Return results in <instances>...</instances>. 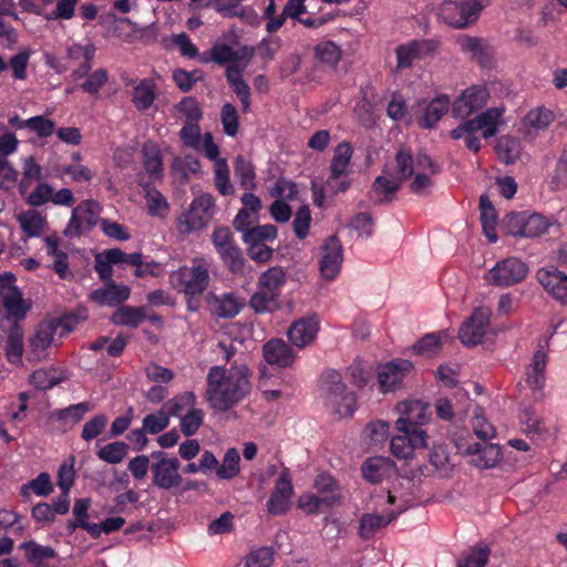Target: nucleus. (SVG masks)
I'll list each match as a JSON object with an SVG mask.
<instances>
[{"mask_svg":"<svg viewBox=\"0 0 567 567\" xmlns=\"http://www.w3.org/2000/svg\"><path fill=\"white\" fill-rule=\"evenodd\" d=\"M250 60V55L246 59V61L240 62V66H234V65H227L226 69V78L234 90V92L238 95L243 110L246 112L249 110L250 106V100H249V86L241 78V72L246 69L248 65V62Z\"/></svg>","mask_w":567,"mask_h":567,"instance_id":"7c9ffc66","label":"nucleus"},{"mask_svg":"<svg viewBox=\"0 0 567 567\" xmlns=\"http://www.w3.org/2000/svg\"><path fill=\"white\" fill-rule=\"evenodd\" d=\"M554 114L545 107H535L530 110L524 117V125L528 130L540 131L548 127L553 122Z\"/></svg>","mask_w":567,"mask_h":567,"instance_id":"6e6d98bb","label":"nucleus"},{"mask_svg":"<svg viewBox=\"0 0 567 567\" xmlns=\"http://www.w3.org/2000/svg\"><path fill=\"white\" fill-rule=\"evenodd\" d=\"M352 156V147L348 143L339 144L332 157L330 171L332 175L347 174L350 159Z\"/></svg>","mask_w":567,"mask_h":567,"instance_id":"680f3d73","label":"nucleus"},{"mask_svg":"<svg viewBox=\"0 0 567 567\" xmlns=\"http://www.w3.org/2000/svg\"><path fill=\"white\" fill-rule=\"evenodd\" d=\"M293 494V486L291 478L284 470L275 484L274 491L268 499L267 507L272 515H282L287 513L291 504V497Z\"/></svg>","mask_w":567,"mask_h":567,"instance_id":"cd10ccee","label":"nucleus"},{"mask_svg":"<svg viewBox=\"0 0 567 567\" xmlns=\"http://www.w3.org/2000/svg\"><path fill=\"white\" fill-rule=\"evenodd\" d=\"M529 272L528 265L517 257L498 260L483 276L487 286L508 288L524 281Z\"/></svg>","mask_w":567,"mask_h":567,"instance_id":"1a4fd4ad","label":"nucleus"},{"mask_svg":"<svg viewBox=\"0 0 567 567\" xmlns=\"http://www.w3.org/2000/svg\"><path fill=\"white\" fill-rule=\"evenodd\" d=\"M549 226V220L539 214H513L506 220L507 231L513 236L537 237L545 234Z\"/></svg>","mask_w":567,"mask_h":567,"instance_id":"f3484780","label":"nucleus"},{"mask_svg":"<svg viewBox=\"0 0 567 567\" xmlns=\"http://www.w3.org/2000/svg\"><path fill=\"white\" fill-rule=\"evenodd\" d=\"M196 405V396L192 392H185L169 401H167L163 408L171 415L181 416L182 414H186Z\"/></svg>","mask_w":567,"mask_h":567,"instance_id":"bf43d9fd","label":"nucleus"},{"mask_svg":"<svg viewBox=\"0 0 567 567\" xmlns=\"http://www.w3.org/2000/svg\"><path fill=\"white\" fill-rule=\"evenodd\" d=\"M214 183L221 195L228 196L234 194V186L230 182L229 167L226 159L217 161L214 164Z\"/></svg>","mask_w":567,"mask_h":567,"instance_id":"4d7b16f0","label":"nucleus"},{"mask_svg":"<svg viewBox=\"0 0 567 567\" xmlns=\"http://www.w3.org/2000/svg\"><path fill=\"white\" fill-rule=\"evenodd\" d=\"M250 373L245 364L213 367L206 378L205 399L214 411L227 412L241 402L251 390Z\"/></svg>","mask_w":567,"mask_h":567,"instance_id":"f257e3e1","label":"nucleus"},{"mask_svg":"<svg viewBox=\"0 0 567 567\" xmlns=\"http://www.w3.org/2000/svg\"><path fill=\"white\" fill-rule=\"evenodd\" d=\"M169 424V413L164 409H159L155 413L147 414L142 422L144 431L148 434H157L165 430Z\"/></svg>","mask_w":567,"mask_h":567,"instance_id":"0e129e2a","label":"nucleus"},{"mask_svg":"<svg viewBox=\"0 0 567 567\" xmlns=\"http://www.w3.org/2000/svg\"><path fill=\"white\" fill-rule=\"evenodd\" d=\"M487 6L488 0H444L439 14L446 24L463 29L474 23Z\"/></svg>","mask_w":567,"mask_h":567,"instance_id":"6e6552de","label":"nucleus"},{"mask_svg":"<svg viewBox=\"0 0 567 567\" xmlns=\"http://www.w3.org/2000/svg\"><path fill=\"white\" fill-rule=\"evenodd\" d=\"M460 453L468 457V462L480 468L496 466L502 457L501 449L492 443H457Z\"/></svg>","mask_w":567,"mask_h":567,"instance_id":"4be33fe9","label":"nucleus"},{"mask_svg":"<svg viewBox=\"0 0 567 567\" xmlns=\"http://www.w3.org/2000/svg\"><path fill=\"white\" fill-rule=\"evenodd\" d=\"M240 54L238 51H234L227 44H216L210 49L209 58H202L203 62L214 61L218 64H227L234 66H240L241 61H246L249 56Z\"/></svg>","mask_w":567,"mask_h":567,"instance_id":"a19ab883","label":"nucleus"},{"mask_svg":"<svg viewBox=\"0 0 567 567\" xmlns=\"http://www.w3.org/2000/svg\"><path fill=\"white\" fill-rule=\"evenodd\" d=\"M492 311L488 307H476L470 318L461 326L458 338L467 347L476 346L489 331Z\"/></svg>","mask_w":567,"mask_h":567,"instance_id":"dca6fc26","label":"nucleus"},{"mask_svg":"<svg viewBox=\"0 0 567 567\" xmlns=\"http://www.w3.org/2000/svg\"><path fill=\"white\" fill-rule=\"evenodd\" d=\"M279 296L257 287L256 292L250 297L249 306L256 313H268L279 308Z\"/></svg>","mask_w":567,"mask_h":567,"instance_id":"a18cd8bd","label":"nucleus"},{"mask_svg":"<svg viewBox=\"0 0 567 567\" xmlns=\"http://www.w3.org/2000/svg\"><path fill=\"white\" fill-rule=\"evenodd\" d=\"M518 420L522 432L536 444L553 440L556 435V427L543 420L530 406L520 410Z\"/></svg>","mask_w":567,"mask_h":567,"instance_id":"6ab92c4d","label":"nucleus"},{"mask_svg":"<svg viewBox=\"0 0 567 567\" xmlns=\"http://www.w3.org/2000/svg\"><path fill=\"white\" fill-rule=\"evenodd\" d=\"M240 456L235 447L228 449L217 468V475L224 480H230L239 473Z\"/></svg>","mask_w":567,"mask_h":567,"instance_id":"052dcab7","label":"nucleus"},{"mask_svg":"<svg viewBox=\"0 0 567 567\" xmlns=\"http://www.w3.org/2000/svg\"><path fill=\"white\" fill-rule=\"evenodd\" d=\"M320 396L326 409L338 419L351 417L358 409V399L349 390L339 372L327 371L321 377Z\"/></svg>","mask_w":567,"mask_h":567,"instance_id":"20e7f679","label":"nucleus"},{"mask_svg":"<svg viewBox=\"0 0 567 567\" xmlns=\"http://www.w3.org/2000/svg\"><path fill=\"white\" fill-rule=\"evenodd\" d=\"M56 370H38L31 375V383L40 390H48L62 380Z\"/></svg>","mask_w":567,"mask_h":567,"instance_id":"774afa93","label":"nucleus"},{"mask_svg":"<svg viewBox=\"0 0 567 567\" xmlns=\"http://www.w3.org/2000/svg\"><path fill=\"white\" fill-rule=\"evenodd\" d=\"M546 351L540 346L533 354L530 364L526 369V382L532 390H540L545 383Z\"/></svg>","mask_w":567,"mask_h":567,"instance_id":"c9c22d12","label":"nucleus"},{"mask_svg":"<svg viewBox=\"0 0 567 567\" xmlns=\"http://www.w3.org/2000/svg\"><path fill=\"white\" fill-rule=\"evenodd\" d=\"M63 328L65 332L69 331L65 321H43L38 324L33 334L29 339V357L31 361H39L47 355V350L54 342V336L58 328Z\"/></svg>","mask_w":567,"mask_h":567,"instance_id":"aec40b11","label":"nucleus"},{"mask_svg":"<svg viewBox=\"0 0 567 567\" xmlns=\"http://www.w3.org/2000/svg\"><path fill=\"white\" fill-rule=\"evenodd\" d=\"M262 353L267 363L279 368L290 367L296 358L295 351L281 339L268 341Z\"/></svg>","mask_w":567,"mask_h":567,"instance_id":"c85d7f7f","label":"nucleus"},{"mask_svg":"<svg viewBox=\"0 0 567 567\" xmlns=\"http://www.w3.org/2000/svg\"><path fill=\"white\" fill-rule=\"evenodd\" d=\"M341 502L339 494L318 496L312 493L302 494L298 499V507L306 514H313L322 506H332Z\"/></svg>","mask_w":567,"mask_h":567,"instance_id":"ea45409f","label":"nucleus"},{"mask_svg":"<svg viewBox=\"0 0 567 567\" xmlns=\"http://www.w3.org/2000/svg\"><path fill=\"white\" fill-rule=\"evenodd\" d=\"M399 414L394 423L395 431L406 427H421L431 420L429 404L421 400H406L399 402L395 406Z\"/></svg>","mask_w":567,"mask_h":567,"instance_id":"a211bd4d","label":"nucleus"},{"mask_svg":"<svg viewBox=\"0 0 567 567\" xmlns=\"http://www.w3.org/2000/svg\"><path fill=\"white\" fill-rule=\"evenodd\" d=\"M390 423L374 420L368 423L362 432L363 440L371 446L382 445L389 437Z\"/></svg>","mask_w":567,"mask_h":567,"instance_id":"09e8293b","label":"nucleus"},{"mask_svg":"<svg viewBox=\"0 0 567 567\" xmlns=\"http://www.w3.org/2000/svg\"><path fill=\"white\" fill-rule=\"evenodd\" d=\"M437 43L434 40H414L395 49L396 66L410 68L415 61L432 56L436 53Z\"/></svg>","mask_w":567,"mask_h":567,"instance_id":"5701e85b","label":"nucleus"},{"mask_svg":"<svg viewBox=\"0 0 567 567\" xmlns=\"http://www.w3.org/2000/svg\"><path fill=\"white\" fill-rule=\"evenodd\" d=\"M435 412L439 419L443 421H452L454 417L464 420L467 415L466 409H461L450 398H439L434 404Z\"/></svg>","mask_w":567,"mask_h":567,"instance_id":"864d4df0","label":"nucleus"},{"mask_svg":"<svg viewBox=\"0 0 567 567\" xmlns=\"http://www.w3.org/2000/svg\"><path fill=\"white\" fill-rule=\"evenodd\" d=\"M152 458L156 460L151 465L153 484L161 489L178 487L183 481L179 461L176 457H167L163 452L152 453Z\"/></svg>","mask_w":567,"mask_h":567,"instance_id":"ddd939ff","label":"nucleus"},{"mask_svg":"<svg viewBox=\"0 0 567 567\" xmlns=\"http://www.w3.org/2000/svg\"><path fill=\"white\" fill-rule=\"evenodd\" d=\"M449 341H451V337L447 331L432 332L417 340L412 349L419 355L431 358L437 355Z\"/></svg>","mask_w":567,"mask_h":567,"instance_id":"72a5a7b5","label":"nucleus"},{"mask_svg":"<svg viewBox=\"0 0 567 567\" xmlns=\"http://www.w3.org/2000/svg\"><path fill=\"white\" fill-rule=\"evenodd\" d=\"M439 173L437 165L425 154L416 157L401 150L399 151V177L404 182L413 177L410 190L417 196H427L433 189V176Z\"/></svg>","mask_w":567,"mask_h":567,"instance_id":"39448f33","label":"nucleus"},{"mask_svg":"<svg viewBox=\"0 0 567 567\" xmlns=\"http://www.w3.org/2000/svg\"><path fill=\"white\" fill-rule=\"evenodd\" d=\"M315 56L326 66L336 69L341 60L342 50L332 41H322L315 47Z\"/></svg>","mask_w":567,"mask_h":567,"instance_id":"49530a36","label":"nucleus"},{"mask_svg":"<svg viewBox=\"0 0 567 567\" xmlns=\"http://www.w3.org/2000/svg\"><path fill=\"white\" fill-rule=\"evenodd\" d=\"M208 302L210 311L224 318L235 317L244 306V300L231 292L213 296Z\"/></svg>","mask_w":567,"mask_h":567,"instance_id":"f704fd0d","label":"nucleus"},{"mask_svg":"<svg viewBox=\"0 0 567 567\" xmlns=\"http://www.w3.org/2000/svg\"><path fill=\"white\" fill-rule=\"evenodd\" d=\"M319 330L320 321L318 317H302L290 324L287 337L292 346L305 349L315 342Z\"/></svg>","mask_w":567,"mask_h":567,"instance_id":"393cba45","label":"nucleus"},{"mask_svg":"<svg viewBox=\"0 0 567 567\" xmlns=\"http://www.w3.org/2000/svg\"><path fill=\"white\" fill-rule=\"evenodd\" d=\"M204 421V412L196 406L184 414L181 419V429L186 436L194 435Z\"/></svg>","mask_w":567,"mask_h":567,"instance_id":"338daca9","label":"nucleus"},{"mask_svg":"<svg viewBox=\"0 0 567 567\" xmlns=\"http://www.w3.org/2000/svg\"><path fill=\"white\" fill-rule=\"evenodd\" d=\"M17 220L23 233L29 237L40 236L47 226L45 215L35 209L20 212L17 215Z\"/></svg>","mask_w":567,"mask_h":567,"instance_id":"e433bc0d","label":"nucleus"},{"mask_svg":"<svg viewBox=\"0 0 567 567\" xmlns=\"http://www.w3.org/2000/svg\"><path fill=\"white\" fill-rule=\"evenodd\" d=\"M413 371V363L405 359H394L379 365L377 378L381 392L389 393L395 391Z\"/></svg>","mask_w":567,"mask_h":567,"instance_id":"4468645a","label":"nucleus"},{"mask_svg":"<svg viewBox=\"0 0 567 567\" xmlns=\"http://www.w3.org/2000/svg\"><path fill=\"white\" fill-rule=\"evenodd\" d=\"M451 106L452 104L446 95H437L431 101H419L412 107V111L422 127L431 128Z\"/></svg>","mask_w":567,"mask_h":567,"instance_id":"b1692460","label":"nucleus"},{"mask_svg":"<svg viewBox=\"0 0 567 567\" xmlns=\"http://www.w3.org/2000/svg\"><path fill=\"white\" fill-rule=\"evenodd\" d=\"M144 198L151 216L165 218L168 215L169 204L159 190L147 186L144 188Z\"/></svg>","mask_w":567,"mask_h":567,"instance_id":"37998d69","label":"nucleus"},{"mask_svg":"<svg viewBox=\"0 0 567 567\" xmlns=\"http://www.w3.org/2000/svg\"><path fill=\"white\" fill-rule=\"evenodd\" d=\"M503 113L502 107L487 109L453 128L450 133L451 137L462 140L470 151L477 153L482 147L481 137L489 138L498 132Z\"/></svg>","mask_w":567,"mask_h":567,"instance_id":"7ed1b4c3","label":"nucleus"},{"mask_svg":"<svg viewBox=\"0 0 567 567\" xmlns=\"http://www.w3.org/2000/svg\"><path fill=\"white\" fill-rule=\"evenodd\" d=\"M20 128H29L40 137H48L54 132L55 124L44 116H33L19 125Z\"/></svg>","mask_w":567,"mask_h":567,"instance_id":"69168bd1","label":"nucleus"},{"mask_svg":"<svg viewBox=\"0 0 567 567\" xmlns=\"http://www.w3.org/2000/svg\"><path fill=\"white\" fill-rule=\"evenodd\" d=\"M287 281V272L282 267L274 266L261 272L258 277V288L266 289L277 296H280V289Z\"/></svg>","mask_w":567,"mask_h":567,"instance_id":"58836bf2","label":"nucleus"},{"mask_svg":"<svg viewBox=\"0 0 567 567\" xmlns=\"http://www.w3.org/2000/svg\"><path fill=\"white\" fill-rule=\"evenodd\" d=\"M210 264L203 257L193 259L190 267H181L169 274L168 280L172 288L182 292L187 298L188 308L195 310L190 300L202 295L209 284Z\"/></svg>","mask_w":567,"mask_h":567,"instance_id":"423d86ee","label":"nucleus"},{"mask_svg":"<svg viewBox=\"0 0 567 567\" xmlns=\"http://www.w3.org/2000/svg\"><path fill=\"white\" fill-rule=\"evenodd\" d=\"M480 209L483 231L491 243H496L497 215L491 200L485 195L481 196Z\"/></svg>","mask_w":567,"mask_h":567,"instance_id":"79ce46f5","label":"nucleus"},{"mask_svg":"<svg viewBox=\"0 0 567 567\" xmlns=\"http://www.w3.org/2000/svg\"><path fill=\"white\" fill-rule=\"evenodd\" d=\"M101 206L97 202L87 199L73 208L70 220L64 229L66 237H78L84 231L91 230L97 223Z\"/></svg>","mask_w":567,"mask_h":567,"instance_id":"2eb2a0df","label":"nucleus"},{"mask_svg":"<svg viewBox=\"0 0 567 567\" xmlns=\"http://www.w3.org/2000/svg\"><path fill=\"white\" fill-rule=\"evenodd\" d=\"M141 155L142 165L150 178L154 181L161 179L163 175V158L158 145L152 141L145 142L142 146Z\"/></svg>","mask_w":567,"mask_h":567,"instance_id":"473e14b6","label":"nucleus"},{"mask_svg":"<svg viewBox=\"0 0 567 567\" xmlns=\"http://www.w3.org/2000/svg\"><path fill=\"white\" fill-rule=\"evenodd\" d=\"M146 319V312L143 307L124 306L117 309L113 316L112 321L118 326H127L135 328Z\"/></svg>","mask_w":567,"mask_h":567,"instance_id":"de8ad7c7","label":"nucleus"},{"mask_svg":"<svg viewBox=\"0 0 567 567\" xmlns=\"http://www.w3.org/2000/svg\"><path fill=\"white\" fill-rule=\"evenodd\" d=\"M235 175L238 178L241 187L247 190H252L256 187V174L252 164L238 156L235 162Z\"/></svg>","mask_w":567,"mask_h":567,"instance_id":"13d9d810","label":"nucleus"},{"mask_svg":"<svg viewBox=\"0 0 567 567\" xmlns=\"http://www.w3.org/2000/svg\"><path fill=\"white\" fill-rule=\"evenodd\" d=\"M216 212V203L210 194H199L188 208L176 218V229L182 235L204 230L208 227Z\"/></svg>","mask_w":567,"mask_h":567,"instance_id":"0eeeda50","label":"nucleus"},{"mask_svg":"<svg viewBox=\"0 0 567 567\" xmlns=\"http://www.w3.org/2000/svg\"><path fill=\"white\" fill-rule=\"evenodd\" d=\"M395 502V496L389 493L385 497L381 498V502L378 503L379 507L382 509V513H369L362 515L359 522V535L361 538L368 539L372 537L378 530L384 528L393 519H395L399 514L405 511V505H399L395 509L391 511H386L384 508L385 505H394Z\"/></svg>","mask_w":567,"mask_h":567,"instance_id":"f8f14e48","label":"nucleus"},{"mask_svg":"<svg viewBox=\"0 0 567 567\" xmlns=\"http://www.w3.org/2000/svg\"><path fill=\"white\" fill-rule=\"evenodd\" d=\"M488 99L489 92L486 87L480 85L470 86L452 103V115L458 118H467L474 112L483 109Z\"/></svg>","mask_w":567,"mask_h":567,"instance_id":"412c9836","label":"nucleus"},{"mask_svg":"<svg viewBox=\"0 0 567 567\" xmlns=\"http://www.w3.org/2000/svg\"><path fill=\"white\" fill-rule=\"evenodd\" d=\"M157 96V85L154 79H142L133 82L131 102L137 111L148 110Z\"/></svg>","mask_w":567,"mask_h":567,"instance_id":"c756f323","label":"nucleus"},{"mask_svg":"<svg viewBox=\"0 0 567 567\" xmlns=\"http://www.w3.org/2000/svg\"><path fill=\"white\" fill-rule=\"evenodd\" d=\"M489 556V548L480 545L463 553L457 559V567H485Z\"/></svg>","mask_w":567,"mask_h":567,"instance_id":"603ef678","label":"nucleus"},{"mask_svg":"<svg viewBox=\"0 0 567 567\" xmlns=\"http://www.w3.org/2000/svg\"><path fill=\"white\" fill-rule=\"evenodd\" d=\"M427 446V433L422 427H406L395 431L390 440V451L399 460L412 461L419 450Z\"/></svg>","mask_w":567,"mask_h":567,"instance_id":"9d476101","label":"nucleus"},{"mask_svg":"<svg viewBox=\"0 0 567 567\" xmlns=\"http://www.w3.org/2000/svg\"><path fill=\"white\" fill-rule=\"evenodd\" d=\"M343 248L340 240L331 236L319 247L318 268L322 280L334 281L341 272Z\"/></svg>","mask_w":567,"mask_h":567,"instance_id":"9b49d317","label":"nucleus"},{"mask_svg":"<svg viewBox=\"0 0 567 567\" xmlns=\"http://www.w3.org/2000/svg\"><path fill=\"white\" fill-rule=\"evenodd\" d=\"M495 152L503 163H514L522 154L520 142L509 135L501 136L496 142Z\"/></svg>","mask_w":567,"mask_h":567,"instance_id":"c03bdc74","label":"nucleus"},{"mask_svg":"<svg viewBox=\"0 0 567 567\" xmlns=\"http://www.w3.org/2000/svg\"><path fill=\"white\" fill-rule=\"evenodd\" d=\"M536 278L546 292L560 305L567 307V275L557 268H542Z\"/></svg>","mask_w":567,"mask_h":567,"instance_id":"bb28decb","label":"nucleus"},{"mask_svg":"<svg viewBox=\"0 0 567 567\" xmlns=\"http://www.w3.org/2000/svg\"><path fill=\"white\" fill-rule=\"evenodd\" d=\"M393 470L394 465L388 457H371L362 464L361 468L363 477L371 483L380 482Z\"/></svg>","mask_w":567,"mask_h":567,"instance_id":"4c0bfd02","label":"nucleus"},{"mask_svg":"<svg viewBox=\"0 0 567 567\" xmlns=\"http://www.w3.org/2000/svg\"><path fill=\"white\" fill-rule=\"evenodd\" d=\"M20 548L24 550L27 560L32 564L39 565L55 556L53 548L39 545L33 540L22 543Z\"/></svg>","mask_w":567,"mask_h":567,"instance_id":"5fc2aeb1","label":"nucleus"},{"mask_svg":"<svg viewBox=\"0 0 567 567\" xmlns=\"http://www.w3.org/2000/svg\"><path fill=\"white\" fill-rule=\"evenodd\" d=\"M131 290L127 286L115 285L112 280L104 287L95 289L91 299L99 305L116 306L128 299Z\"/></svg>","mask_w":567,"mask_h":567,"instance_id":"2f4dec72","label":"nucleus"},{"mask_svg":"<svg viewBox=\"0 0 567 567\" xmlns=\"http://www.w3.org/2000/svg\"><path fill=\"white\" fill-rule=\"evenodd\" d=\"M404 182V178L399 177V152L395 155L394 164L386 165L382 175L377 177L372 185V194L379 202L390 200L394 193H396Z\"/></svg>","mask_w":567,"mask_h":567,"instance_id":"a878e982","label":"nucleus"},{"mask_svg":"<svg viewBox=\"0 0 567 567\" xmlns=\"http://www.w3.org/2000/svg\"><path fill=\"white\" fill-rule=\"evenodd\" d=\"M128 446L124 442H113L99 450L97 456L110 464L121 463L127 454Z\"/></svg>","mask_w":567,"mask_h":567,"instance_id":"e2e57ef3","label":"nucleus"},{"mask_svg":"<svg viewBox=\"0 0 567 567\" xmlns=\"http://www.w3.org/2000/svg\"><path fill=\"white\" fill-rule=\"evenodd\" d=\"M43 177L42 167L35 162L33 156H28L22 161V178L19 183V192L24 195L32 183L41 182Z\"/></svg>","mask_w":567,"mask_h":567,"instance_id":"8fccbe9b","label":"nucleus"},{"mask_svg":"<svg viewBox=\"0 0 567 567\" xmlns=\"http://www.w3.org/2000/svg\"><path fill=\"white\" fill-rule=\"evenodd\" d=\"M66 53L68 56L72 60L84 59V65L74 73L75 76L81 78L85 75L91 69L90 61L95 53V47L92 43H87L85 45L72 43L68 47Z\"/></svg>","mask_w":567,"mask_h":567,"instance_id":"3c124183","label":"nucleus"},{"mask_svg":"<svg viewBox=\"0 0 567 567\" xmlns=\"http://www.w3.org/2000/svg\"><path fill=\"white\" fill-rule=\"evenodd\" d=\"M0 305L8 313V316H0V328H2V321L9 327L6 343L7 358L11 363L18 364L21 362L23 353V332L20 326L11 321L10 317L23 318L29 310V305L14 286V277L11 274H4L0 278Z\"/></svg>","mask_w":567,"mask_h":567,"instance_id":"f03ea898","label":"nucleus"}]
</instances>
